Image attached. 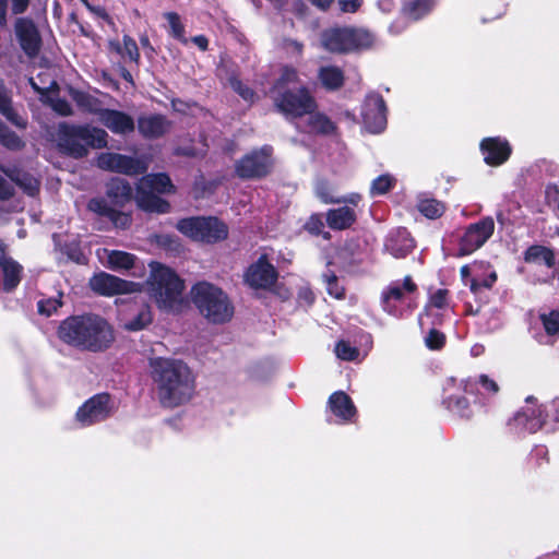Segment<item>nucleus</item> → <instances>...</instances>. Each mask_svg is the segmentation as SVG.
<instances>
[{
  "label": "nucleus",
  "mask_w": 559,
  "mask_h": 559,
  "mask_svg": "<svg viewBox=\"0 0 559 559\" xmlns=\"http://www.w3.org/2000/svg\"><path fill=\"white\" fill-rule=\"evenodd\" d=\"M99 122L114 133H127L134 129L133 119L127 114L112 109H105L100 112Z\"/></svg>",
  "instance_id": "22"
},
{
  "label": "nucleus",
  "mask_w": 559,
  "mask_h": 559,
  "mask_svg": "<svg viewBox=\"0 0 559 559\" xmlns=\"http://www.w3.org/2000/svg\"><path fill=\"white\" fill-rule=\"evenodd\" d=\"M164 17L168 21L170 27V35L182 44H188L185 36V26L181 23L180 16L176 12H166Z\"/></svg>",
  "instance_id": "42"
},
{
  "label": "nucleus",
  "mask_w": 559,
  "mask_h": 559,
  "mask_svg": "<svg viewBox=\"0 0 559 559\" xmlns=\"http://www.w3.org/2000/svg\"><path fill=\"white\" fill-rule=\"evenodd\" d=\"M355 219L356 214L349 206L333 209L326 213V222L332 229L348 228L355 222Z\"/></svg>",
  "instance_id": "28"
},
{
  "label": "nucleus",
  "mask_w": 559,
  "mask_h": 559,
  "mask_svg": "<svg viewBox=\"0 0 559 559\" xmlns=\"http://www.w3.org/2000/svg\"><path fill=\"white\" fill-rule=\"evenodd\" d=\"M157 242L160 246L169 248V249H175L178 246V242H177V239L175 238V236H170V235L157 236Z\"/></svg>",
  "instance_id": "59"
},
{
  "label": "nucleus",
  "mask_w": 559,
  "mask_h": 559,
  "mask_svg": "<svg viewBox=\"0 0 559 559\" xmlns=\"http://www.w3.org/2000/svg\"><path fill=\"white\" fill-rule=\"evenodd\" d=\"M384 248L394 258H404L414 248V240L406 229L401 228L389 235Z\"/></svg>",
  "instance_id": "23"
},
{
  "label": "nucleus",
  "mask_w": 559,
  "mask_h": 559,
  "mask_svg": "<svg viewBox=\"0 0 559 559\" xmlns=\"http://www.w3.org/2000/svg\"><path fill=\"white\" fill-rule=\"evenodd\" d=\"M418 211L427 218L440 217L444 212V205L435 199H421L417 204Z\"/></svg>",
  "instance_id": "39"
},
{
  "label": "nucleus",
  "mask_w": 559,
  "mask_h": 559,
  "mask_svg": "<svg viewBox=\"0 0 559 559\" xmlns=\"http://www.w3.org/2000/svg\"><path fill=\"white\" fill-rule=\"evenodd\" d=\"M543 420L545 421V429L555 430L559 427V397L549 401L546 404L539 405Z\"/></svg>",
  "instance_id": "34"
},
{
  "label": "nucleus",
  "mask_w": 559,
  "mask_h": 559,
  "mask_svg": "<svg viewBox=\"0 0 559 559\" xmlns=\"http://www.w3.org/2000/svg\"><path fill=\"white\" fill-rule=\"evenodd\" d=\"M152 322V313L148 307H142L133 319L126 321L123 328L128 331H140Z\"/></svg>",
  "instance_id": "40"
},
{
  "label": "nucleus",
  "mask_w": 559,
  "mask_h": 559,
  "mask_svg": "<svg viewBox=\"0 0 559 559\" xmlns=\"http://www.w3.org/2000/svg\"><path fill=\"white\" fill-rule=\"evenodd\" d=\"M29 0H11V10L14 14H22L28 8Z\"/></svg>",
  "instance_id": "61"
},
{
  "label": "nucleus",
  "mask_w": 559,
  "mask_h": 559,
  "mask_svg": "<svg viewBox=\"0 0 559 559\" xmlns=\"http://www.w3.org/2000/svg\"><path fill=\"white\" fill-rule=\"evenodd\" d=\"M416 290V285L409 276H406L403 283H392L381 294V306L388 314L400 318L406 309L413 307L412 294Z\"/></svg>",
  "instance_id": "10"
},
{
  "label": "nucleus",
  "mask_w": 559,
  "mask_h": 559,
  "mask_svg": "<svg viewBox=\"0 0 559 559\" xmlns=\"http://www.w3.org/2000/svg\"><path fill=\"white\" fill-rule=\"evenodd\" d=\"M87 206L90 211L109 218L117 227L124 228L130 223V217L127 214L116 211L103 199H92Z\"/></svg>",
  "instance_id": "26"
},
{
  "label": "nucleus",
  "mask_w": 559,
  "mask_h": 559,
  "mask_svg": "<svg viewBox=\"0 0 559 559\" xmlns=\"http://www.w3.org/2000/svg\"><path fill=\"white\" fill-rule=\"evenodd\" d=\"M15 34L26 55L32 57L39 51L41 39L32 20L25 17L17 19L15 22Z\"/></svg>",
  "instance_id": "20"
},
{
  "label": "nucleus",
  "mask_w": 559,
  "mask_h": 559,
  "mask_svg": "<svg viewBox=\"0 0 559 559\" xmlns=\"http://www.w3.org/2000/svg\"><path fill=\"white\" fill-rule=\"evenodd\" d=\"M495 222L487 216L477 223L471 224L460 242V254L467 255L479 249L492 236Z\"/></svg>",
  "instance_id": "15"
},
{
  "label": "nucleus",
  "mask_w": 559,
  "mask_h": 559,
  "mask_svg": "<svg viewBox=\"0 0 559 559\" xmlns=\"http://www.w3.org/2000/svg\"><path fill=\"white\" fill-rule=\"evenodd\" d=\"M246 283L252 288H269L276 280V271L265 257L250 265L245 275Z\"/></svg>",
  "instance_id": "19"
},
{
  "label": "nucleus",
  "mask_w": 559,
  "mask_h": 559,
  "mask_svg": "<svg viewBox=\"0 0 559 559\" xmlns=\"http://www.w3.org/2000/svg\"><path fill=\"white\" fill-rule=\"evenodd\" d=\"M0 143L11 150H17L23 146L22 140L4 126H0Z\"/></svg>",
  "instance_id": "50"
},
{
  "label": "nucleus",
  "mask_w": 559,
  "mask_h": 559,
  "mask_svg": "<svg viewBox=\"0 0 559 559\" xmlns=\"http://www.w3.org/2000/svg\"><path fill=\"white\" fill-rule=\"evenodd\" d=\"M480 151L484 160L490 166H499L508 160L511 155L509 142L500 136L486 138L480 142Z\"/></svg>",
  "instance_id": "18"
},
{
  "label": "nucleus",
  "mask_w": 559,
  "mask_h": 559,
  "mask_svg": "<svg viewBox=\"0 0 559 559\" xmlns=\"http://www.w3.org/2000/svg\"><path fill=\"white\" fill-rule=\"evenodd\" d=\"M107 194L116 204L122 205L132 197V187L122 178H112L107 185Z\"/></svg>",
  "instance_id": "30"
},
{
  "label": "nucleus",
  "mask_w": 559,
  "mask_h": 559,
  "mask_svg": "<svg viewBox=\"0 0 559 559\" xmlns=\"http://www.w3.org/2000/svg\"><path fill=\"white\" fill-rule=\"evenodd\" d=\"M496 281H497V274L495 272H491L481 282L478 280H475V278H471L469 288L474 294H476L481 287L490 288L495 284Z\"/></svg>",
  "instance_id": "55"
},
{
  "label": "nucleus",
  "mask_w": 559,
  "mask_h": 559,
  "mask_svg": "<svg viewBox=\"0 0 559 559\" xmlns=\"http://www.w3.org/2000/svg\"><path fill=\"white\" fill-rule=\"evenodd\" d=\"M90 286L95 293L104 296L129 294L140 289V284L121 280L105 272L94 275L90 280Z\"/></svg>",
  "instance_id": "17"
},
{
  "label": "nucleus",
  "mask_w": 559,
  "mask_h": 559,
  "mask_svg": "<svg viewBox=\"0 0 559 559\" xmlns=\"http://www.w3.org/2000/svg\"><path fill=\"white\" fill-rule=\"evenodd\" d=\"M62 294L58 293L57 297L40 299L37 302V310L40 314L50 317L52 313H55L58 308L62 306L61 301Z\"/></svg>",
  "instance_id": "47"
},
{
  "label": "nucleus",
  "mask_w": 559,
  "mask_h": 559,
  "mask_svg": "<svg viewBox=\"0 0 559 559\" xmlns=\"http://www.w3.org/2000/svg\"><path fill=\"white\" fill-rule=\"evenodd\" d=\"M449 307L448 302V290L438 289L435 292L429 299V302L425 307V312L419 316V325L424 329L428 322L427 319L431 318V324L437 325L441 323L440 311L447 310Z\"/></svg>",
  "instance_id": "21"
},
{
  "label": "nucleus",
  "mask_w": 559,
  "mask_h": 559,
  "mask_svg": "<svg viewBox=\"0 0 559 559\" xmlns=\"http://www.w3.org/2000/svg\"><path fill=\"white\" fill-rule=\"evenodd\" d=\"M360 201V195L357 193H350L348 195H344L342 198H337L335 203H347L352 205H357Z\"/></svg>",
  "instance_id": "62"
},
{
  "label": "nucleus",
  "mask_w": 559,
  "mask_h": 559,
  "mask_svg": "<svg viewBox=\"0 0 559 559\" xmlns=\"http://www.w3.org/2000/svg\"><path fill=\"white\" fill-rule=\"evenodd\" d=\"M138 128L144 136L157 138L167 131L168 123L164 117L159 115H153L141 117L138 121Z\"/></svg>",
  "instance_id": "27"
},
{
  "label": "nucleus",
  "mask_w": 559,
  "mask_h": 559,
  "mask_svg": "<svg viewBox=\"0 0 559 559\" xmlns=\"http://www.w3.org/2000/svg\"><path fill=\"white\" fill-rule=\"evenodd\" d=\"M51 106L61 116H70L72 114L71 105L64 99H51Z\"/></svg>",
  "instance_id": "56"
},
{
  "label": "nucleus",
  "mask_w": 559,
  "mask_h": 559,
  "mask_svg": "<svg viewBox=\"0 0 559 559\" xmlns=\"http://www.w3.org/2000/svg\"><path fill=\"white\" fill-rule=\"evenodd\" d=\"M298 300L301 305L310 306L314 300V294L309 287H300L298 292Z\"/></svg>",
  "instance_id": "57"
},
{
  "label": "nucleus",
  "mask_w": 559,
  "mask_h": 559,
  "mask_svg": "<svg viewBox=\"0 0 559 559\" xmlns=\"http://www.w3.org/2000/svg\"><path fill=\"white\" fill-rule=\"evenodd\" d=\"M309 132L317 134H332L335 131L334 122L324 114L317 111L307 114Z\"/></svg>",
  "instance_id": "31"
},
{
  "label": "nucleus",
  "mask_w": 559,
  "mask_h": 559,
  "mask_svg": "<svg viewBox=\"0 0 559 559\" xmlns=\"http://www.w3.org/2000/svg\"><path fill=\"white\" fill-rule=\"evenodd\" d=\"M543 328L548 336H559V311H550L539 316Z\"/></svg>",
  "instance_id": "44"
},
{
  "label": "nucleus",
  "mask_w": 559,
  "mask_h": 559,
  "mask_svg": "<svg viewBox=\"0 0 559 559\" xmlns=\"http://www.w3.org/2000/svg\"><path fill=\"white\" fill-rule=\"evenodd\" d=\"M425 343L430 349H440L444 344V335L439 331L431 329L425 337Z\"/></svg>",
  "instance_id": "54"
},
{
  "label": "nucleus",
  "mask_w": 559,
  "mask_h": 559,
  "mask_svg": "<svg viewBox=\"0 0 559 559\" xmlns=\"http://www.w3.org/2000/svg\"><path fill=\"white\" fill-rule=\"evenodd\" d=\"M13 193V188L9 181L0 176V199H9Z\"/></svg>",
  "instance_id": "60"
},
{
  "label": "nucleus",
  "mask_w": 559,
  "mask_h": 559,
  "mask_svg": "<svg viewBox=\"0 0 559 559\" xmlns=\"http://www.w3.org/2000/svg\"><path fill=\"white\" fill-rule=\"evenodd\" d=\"M329 408L341 423H348L356 415L352 399L343 391L334 392L330 396Z\"/></svg>",
  "instance_id": "24"
},
{
  "label": "nucleus",
  "mask_w": 559,
  "mask_h": 559,
  "mask_svg": "<svg viewBox=\"0 0 559 559\" xmlns=\"http://www.w3.org/2000/svg\"><path fill=\"white\" fill-rule=\"evenodd\" d=\"M535 399L528 396L526 405L521 407L509 420L508 426L512 432L519 436L535 433L545 429V421L539 405L534 404Z\"/></svg>",
  "instance_id": "12"
},
{
  "label": "nucleus",
  "mask_w": 559,
  "mask_h": 559,
  "mask_svg": "<svg viewBox=\"0 0 559 559\" xmlns=\"http://www.w3.org/2000/svg\"><path fill=\"white\" fill-rule=\"evenodd\" d=\"M59 338L68 345L91 352H100L114 342V331L99 316H73L58 328Z\"/></svg>",
  "instance_id": "2"
},
{
  "label": "nucleus",
  "mask_w": 559,
  "mask_h": 559,
  "mask_svg": "<svg viewBox=\"0 0 559 559\" xmlns=\"http://www.w3.org/2000/svg\"><path fill=\"white\" fill-rule=\"evenodd\" d=\"M338 5L343 12L354 13L361 5V0H338Z\"/></svg>",
  "instance_id": "58"
},
{
  "label": "nucleus",
  "mask_w": 559,
  "mask_h": 559,
  "mask_svg": "<svg viewBox=\"0 0 559 559\" xmlns=\"http://www.w3.org/2000/svg\"><path fill=\"white\" fill-rule=\"evenodd\" d=\"M323 277L326 284V290L329 295L336 299L343 298L344 289L342 286L338 285L336 276L333 274H324Z\"/></svg>",
  "instance_id": "53"
},
{
  "label": "nucleus",
  "mask_w": 559,
  "mask_h": 559,
  "mask_svg": "<svg viewBox=\"0 0 559 559\" xmlns=\"http://www.w3.org/2000/svg\"><path fill=\"white\" fill-rule=\"evenodd\" d=\"M461 385L467 393H473L475 388L478 385L481 390V393L489 397L496 396L500 390L498 383L487 374H480L477 380H462Z\"/></svg>",
  "instance_id": "29"
},
{
  "label": "nucleus",
  "mask_w": 559,
  "mask_h": 559,
  "mask_svg": "<svg viewBox=\"0 0 559 559\" xmlns=\"http://www.w3.org/2000/svg\"><path fill=\"white\" fill-rule=\"evenodd\" d=\"M335 354L342 360L352 361L357 359L359 350L346 341H340L335 346Z\"/></svg>",
  "instance_id": "49"
},
{
  "label": "nucleus",
  "mask_w": 559,
  "mask_h": 559,
  "mask_svg": "<svg viewBox=\"0 0 559 559\" xmlns=\"http://www.w3.org/2000/svg\"><path fill=\"white\" fill-rule=\"evenodd\" d=\"M0 112L12 123L20 128H25L26 122L17 116L11 107V100L4 85L0 82Z\"/></svg>",
  "instance_id": "36"
},
{
  "label": "nucleus",
  "mask_w": 559,
  "mask_h": 559,
  "mask_svg": "<svg viewBox=\"0 0 559 559\" xmlns=\"http://www.w3.org/2000/svg\"><path fill=\"white\" fill-rule=\"evenodd\" d=\"M448 407L460 417L468 418L472 415L469 403L463 396H450Z\"/></svg>",
  "instance_id": "46"
},
{
  "label": "nucleus",
  "mask_w": 559,
  "mask_h": 559,
  "mask_svg": "<svg viewBox=\"0 0 559 559\" xmlns=\"http://www.w3.org/2000/svg\"><path fill=\"white\" fill-rule=\"evenodd\" d=\"M140 44H141L144 52L146 53V56L151 58L153 56V53H154V48L151 45L147 35H142L140 37Z\"/></svg>",
  "instance_id": "63"
},
{
  "label": "nucleus",
  "mask_w": 559,
  "mask_h": 559,
  "mask_svg": "<svg viewBox=\"0 0 559 559\" xmlns=\"http://www.w3.org/2000/svg\"><path fill=\"white\" fill-rule=\"evenodd\" d=\"M320 81L326 90L334 91L344 83L343 72H320Z\"/></svg>",
  "instance_id": "48"
},
{
  "label": "nucleus",
  "mask_w": 559,
  "mask_h": 559,
  "mask_svg": "<svg viewBox=\"0 0 559 559\" xmlns=\"http://www.w3.org/2000/svg\"><path fill=\"white\" fill-rule=\"evenodd\" d=\"M105 253L107 255V264L114 271H127L134 266L135 257L131 253L119 250H105Z\"/></svg>",
  "instance_id": "33"
},
{
  "label": "nucleus",
  "mask_w": 559,
  "mask_h": 559,
  "mask_svg": "<svg viewBox=\"0 0 559 559\" xmlns=\"http://www.w3.org/2000/svg\"><path fill=\"white\" fill-rule=\"evenodd\" d=\"M9 176L26 194L34 197L38 193L39 181L28 173L15 171L13 174H9Z\"/></svg>",
  "instance_id": "35"
},
{
  "label": "nucleus",
  "mask_w": 559,
  "mask_h": 559,
  "mask_svg": "<svg viewBox=\"0 0 559 559\" xmlns=\"http://www.w3.org/2000/svg\"><path fill=\"white\" fill-rule=\"evenodd\" d=\"M174 190L170 178L165 174H150L142 177L136 185L135 201L140 209L151 213H167L169 203L157 193H169Z\"/></svg>",
  "instance_id": "7"
},
{
  "label": "nucleus",
  "mask_w": 559,
  "mask_h": 559,
  "mask_svg": "<svg viewBox=\"0 0 559 559\" xmlns=\"http://www.w3.org/2000/svg\"><path fill=\"white\" fill-rule=\"evenodd\" d=\"M191 41L198 46L199 49L205 51L209 47V39L204 35H198L191 38Z\"/></svg>",
  "instance_id": "64"
},
{
  "label": "nucleus",
  "mask_w": 559,
  "mask_h": 559,
  "mask_svg": "<svg viewBox=\"0 0 559 559\" xmlns=\"http://www.w3.org/2000/svg\"><path fill=\"white\" fill-rule=\"evenodd\" d=\"M32 87L41 95L57 90L58 84L51 72H39L37 78H29Z\"/></svg>",
  "instance_id": "37"
},
{
  "label": "nucleus",
  "mask_w": 559,
  "mask_h": 559,
  "mask_svg": "<svg viewBox=\"0 0 559 559\" xmlns=\"http://www.w3.org/2000/svg\"><path fill=\"white\" fill-rule=\"evenodd\" d=\"M190 294L193 305L210 323L224 324L231 320L234 306L227 294L219 287L200 282L193 285Z\"/></svg>",
  "instance_id": "5"
},
{
  "label": "nucleus",
  "mask_w": 559,
  "mask_h": 559,
  "mask_svg": "<svg viewBox=\"0 0 559 559\" xmlns=\"http://www.w3.org/2000/svg\"><path fill=\"white\" fill-rule=\"evenodd\" d=\"M73 98L81 108L88 112L97 115L98 118L100 117V112L104 109L100 107V104L96 98L82 92H75L73 94Z\"/></svg>",
  "instance_id": "41"
},
{
  "label": "nucleus",
  "mask_w": 559,
  "mask_h": 559,
  "mask_svg": "<svg viewBox=\"0 0 559 559\" xmlns=\"http://www.w3.org/2000/svg\"><path fill=\"white\" fill-rule=\"evenodd\" d=\"M296 72H283L281 79L271 90V97L276 109L287 119H297L314 111L318 104L304 86H298Z\"/></svg>",
  "instance_id": "3"
},
{
  "label": "nucleus",
  "mask_w": 559,
  "mask_h": 559,
  "mask_svg": "<svg viewBox=\"0 0 559 559\" xmlns=\"http://www.w3.org/2000/svg\"><path fill=\"white\" fill-rule=\"evenodd\" d=\"M271 153L270 146H263L243 156L236 164L237 176L242 179H253L269 174L272 166Z\"/></svg>",
  "instance_id": "13"
},
{
  "label": "nucleus",
  "mask_w": 559,
  "mask_h": 559,
  "mask_svg": "<svg viewBox=\"0 0 559 559\" xmlns=\"http://www.w3.org/2000/svg\"><path fill=\"white\" fill-rule=\"evenodd\" d=\"M176 227L192 240L207 243L223 240L228 235L226 225L216 217L183 218L177 223Z\"/></svg>",
  "instance_id": "9"
},
{
  "label": "nucleus",
  "mask_w": 559,
  "mask_h": 559,
  "mask_svg": "<svg viewBox=\"0 0 559 559\" xmlns=\"http://www.w3.org/2000/svg\"><path fill=\"white\" fill-rule=\"evenodd\" d=\"M116 49L123 58H128L130 61L138 64V60L140 57L139 48L135 40L132 37H130L129 35H124L122 38V47L119 44H117Z\"/></svg>",
  "instance_id": "43"
},
{
  "label": "nucleus",
  "mask_w": 559,
  "mask_h": 559,
  "mask_svg": "<svg viewBox=\"0 0 559 559\" xmlns=\"http://www.w3.org/2000/svg\"><path fill=\"white\" fill-rule=\"evenodd\" d=\"M229 83L231 88L238 93L246 102H253L254 92L250 87L246 86L236 76H231Z\"/></svg>",
  "instance_id": "52"
},
{
  "label": "nucleus",
  "mask_w": 559,
  "mask_h": 559,
  "mask_svg": "<svg viewBox=\"0 0 559 559\" xmlns=\"http://www.w3.org/2000/svg\"><path fill=\"white\" fill-rule=\"evenodd\" d=\"M362 123L370 133H380L386 127V105L383 97L371 92L367 94L360 111Z\"/></svg>",
  "instance_id": "14"
},
{
  "label": "nucleus",
  "mask_w": 559,
  "mask_h": 559,
  "mask_svg": "<svg viewBox=\"0 0 559 559\" xmlns=\"http://www.w3.org/2000/svg\"><path fill=\"white\" fill-rule=\"evenodd\" d=\"M395 183V179L390 175H381L372 180L370 194L372 197L385 194Z\"/></svg>",
  "instance_id": "45"
},
{
  "label": "nucleus",
  "mask_w": 559,
  "mask_h": 559,
  "mask_svg": "<svg viewBox=\"0 0 559 559\" xmlns=\"http://www.w3.org/2000/svg\"><path fill=\"white\" fill-rule=\"evenodd\" d=\"M156 395L164 407L173 408L191 400L195 391V379L182 360L155 357L150 359Z\"/></svg>",
  "instance_id": "1"
},
{
  "label": "nucleus",
  "mask_w": 559,
  "mask_h": 559,
  "mask_svg": "<svg viewBox=\"0 0 559 559\" xmlns=\"http://www.w3.org/2000/svg\"><path fill=\"white\" fill-rule=\"evenodd\" d=\"M321 43L329 51L347 53L370 48L374 36L364 28L334 27L321 34Z\"/></svg>",
  "instance_id": "8"
},
{
  "label": "nucleus",
  "mask_w": 559,
  "mask_h": 559,
  "mask_svg": "<svg viewBox=\"0 0 559 559\" xmlns=\"http://www.w3.org/2000/svg\"><path fill=\"white\" fill-rule=\"evenodd\" d=\"M2 288L11 292L16 288L22 280L23 266L11 257H5L0 263Z\"/></svg>",
  "instance_id": "25"
},
{
  "label": "nucleus",
  "mask_w": 559,
  "mask_h": 559,
  "mask_svg": "<svg viewBox=\"0 0 559 559\" xmlns=\"http://www.w3.org/2000/svg\"><path fill=\"white\" fill-rule=\"evenodd\" d=\"M147 292L158 308L174 310L182 301L183 282L169 267L158 262L150 263Z\"/></svg>",
  "instance_id": "6"
},
{
  "label": "nucleus",
  "mask_w": 559,
  "mask_h": 559,
  "mask_svg": "<svg viewBox=\"0 0 559 559\" xmlns=\"http://www.w3.org/2000/svg\"><path fill=\"white\" fill-rule=\"evenodd\" d=\"M114 411V403L109 394H95L85 401L75 413V423L82 427H90L109 418Z\"/></svg>",
  "instance_id": "11"
},
{
  "label": "nucleus",
  "mask_w": 559,
  "mask_h": 559,
  "mask_svg": "<svg viewBox=\"0 0 559 559\" xmlns=\"http://www.w3.org/2000/svg\"><path fill=\"white\" fill-rule=\"evenodd\" d=\"M314 191H316V195L322 202H324V203H335L336 202L337 198L334 195L333 189L329 183H326L324 181L317 182Z\"/></svg>",
  "instance_id": "51"
},
{
  "label": "nucleus",
  "mask_w": 559,
  "mask_h": 559,
  "mask_svg": "<svg viewBox=\"0 0 559 559\" xmlns=\"http://www.w3.org/2000/svg\"><path fill=\"white\" fill-rule=\"evenodd\" d=\"M99 168L116 173H121L129 176L143 174L146 171V164L131 156H126L118 153H103L97 158Z\"/></svg>",
  "instance_id": "16"
},
{
  "label": "nucleus",
  "mask_w": 559,
  "mask_h": 559,
  "mask_svg": "<svg viewBox=\"0 0 559 559\" xmlns=\"http://www.w3.org/2000/svg\"><path fill=\"white\" fill-rule=\"evenodd\" d=\"M433 7V0H413L404 8L405 14L416 21L427 14Z\"/></svg>",
  "instance_id": "38"
},
{
  "label": "nucleus",
  "mask_w": 559,
  "mask_h": 559,
  "mask_svg": "<svg viewBox=\"0 0 559 559\" xmlns=\"http://www.w3.org/2000/svg\"><path fill=\"white\" fill-rule=\"evenodd\" d=\"M525 261L527 263H534L538 265H546L547 267H552L555 264V254L552 250L544 246H531L525 251Z\"/></svg>",
  "instance_id": "32"
},
{
  "label": "nucleus",
  "mask_w": 559,
  "mask_h": 559,
  "mask_svg": "<svg viewBox=\"0 0 559 559\" xmlns=\"http://www.w3.org/2000/svg\"><path fill=\"white\" fill-rule=\"evenodd\" d=\"M107 132L91 126L60 123L57 132L59 148L75 158L85 156L90 148H102L107 144Z\"/></svg>",
  "instance_id": "4"
}]
</instances>
